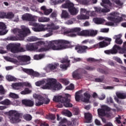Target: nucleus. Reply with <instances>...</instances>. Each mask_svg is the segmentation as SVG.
I'll return each mask as SVG.
<instances>
[{"mask_svg": "<svg viewBox=\"0 0 126 126\" xmlns=\"http://www.w3.org/2000/svg\"><path fill=\"white\" fill-rule=\"evenodd\" d=\"M81 13H86L87 15H89V13H90V11H87L86 9L81 8Z\"/></svg>", "mask_w": 126, "mask_h": 126, "instance_id": "e2e57ef3", "label": "nucleus"}, {"mask_svg": "<svg viewBox=\"0 0 126 126\" xmlns=\"http://www.w3.org/2000/svg\"><path fill=\"white\" fill-rule=\"evenodd\" d=\"M63 8H68L71 15H76L78 13V10L74 7V4L69 1H66L65 3L62 4Z\"/></svg>", "mask_w": 126, "mask_h": 126, "instance_id": "39448f33", "label": "nucleus"}, {"mask_svg": "<svg viewBox=\"0 0 126 126\" xmlns=\"http://www.w3.org/2000/svg\"><path fill=\"white\" fill-rule=\"evenodd\" d=\"M64 115H66L68 117H71L72 116V113L70 112L69 110H65L63 112Z\"/></svg>", "mask_w": 126, "mask_h": 126, "instance_id": "bf43d9fd", "label": "nucleus"}, {"mask_svg": "<svg viewBox=\"0 0 126 126\" xmlns=\"http://www.w3.org/2000/svg\"><path fill=\"white\" fill-rule=\"evenodd\" d=\"M94 9L96 12H97V13H102V12L107 13V12H110V11H111V10L109 8L104 9V8H102L101 7H94Z\"/></svg>", "mask_w": 126, "mask_h": 126, "instance_id": "b1692460", "label": "nucleus"}, {"mask_svg": "<svg viewBox=\"0 0 126 126\" xmlns=\"http://www.w3.org/2000/svg\"><path fill=\"white\" fill-rule=\"evenodd\" d=\"M21 45L18 44H10L6 46L7 50H10L12 53H19L20 52H24V48H19Z\"/></svg>", "mask_w": 126, "mask_h": 126, "instance_id": "0eeeda50", "label": "nucleus"}, {"mask_svg": "<svg viewBox=\"0 0 126 126\" xmlns=\"http://www.w3.org/2000/svg\"><path fill=\"white\" fill-rule=\"evenodd\" d=\"M98 32L97 31H94V30H92L89 31V36L94 37L97 35Z\"/></svg>", "mask_w": 126, "mask_h": 126, "instance_id": "c03bdc74", "label": "nucleus"}, {"mask_svg": "<svg viewBox=\"0 0 126 126\" xmlns=\"http://www.w3.org/2000/svg\"><path fill=\"white\" fill-rule=\"evenodd\" d=\"M62 17L63 18L65 19H68L70 17L69 15L68 14V13L66 10H63L62 11Z\"/></svg>", "mask_w": 126, "mask_h": 126, "instance_id": "473e14b6", "label": "nucleus"}, {"mask_svg": "<svg viewBox=\"0 0 126 126\" xmlns=\"http://www.w3.org/2000/svg\"><path fill=\"white\" fill-rule=\"evenodd\" d=\"M18 60L19 61H20V62L24 63L25 64H29V63H30L31 58L29 56L24 55L19 56Z\"/></svg>", "mask_w": 126, "mask_h": 126, "instance_id": "a211bd4d", "label": "nucleus"}, {"mask_svg": "<svg viewBox=\"0 0 126 126\" xmlns=\"http://www.w3.org/2000/svg\"><path fill=\"white\" fill-rule=\"evenodd\" d=\"M24 85L25 86H29V87L31 86V85L29 83H15L12 84V86L14 89L19 90L21 88H23Z\"/></svg>", "mask_w": 126, "mask_h": 126, "instance_id": "f8f14e48", "label": "nucleus"}, {"mask_svg": "<svg viewBox=\"0 0 126 126\" xmlns=\"http://www.w3.org/2000/svg\"><path fill=\"white\" fill-rule=\"evenodd\" d=\"M34 44H35L38 49L39 46H42V45H45V42L43 41H39L36 43H34Z\"/></svg>", "mask_w": 126, "mask_h": 126, "instance_id": "603ef678", "label": "nucleus"}, {"mask_svg": "<svg viewBox=\"0 0 126 126\" xmlns=\"http://www.w3.org/2000/svg\"><path fill=\"white\" fill-rule=\"evenodd\" d=\"M45 85L41 87L42 89L57 91V90H61L63 88L61 84L58 82L57 79L55 78H48L47 79Z\"/></svg>", "mask_w": 126, "mask_h": 126, "instance_id": "f03ea898", "label": "nucleus"}, {"mask_svg": "<svg viewBox=\"0 0 126 126\" xmlns=\"http://www.w3.org/2000/svg\"><path fill=\"white\" fill-rule=\"evenodd\" d=\"M93 21L95 24H102L105 22V20L101 18H95L93 19Z\"/></svg>", "mask_w": 126, "mask_h": 126, "instance_id": "cd10ccee", "label": "nucleus"}, {"mask_svg": "<svg viewBox=\"0 0 126 126\" xmlns=\"http://www.w3.org/2000/svg\"><path fill=\"white\" fill-rule=\"evenodd\" d=\"M89 49L90 50H92V49H100V47L99 46V43L90 47Z\"/></svg>", "mask_w": 126, "mask_h": 126, "instance_id": "052dcab7", "label": "nucleus"}, {"mask_svg": "<svg viewBox=\"0 0 126 126\" xmlns=\"http://www.w3.org/2000/svg\"><path fill=\"white\" fill-rule=\"evenodd\" d=\"M61 62L62 63H66V64L70 65V60H68V57H67L63 58Z\"/></svg>", "mask_w": 126, "mask_h": 126, "instance_id": "2f4dec72", "label": "nucleus"}, {"mask_svg": "<svg viewBox=\"0 0 126 126\" xmlns=\"http://www.w3.org/2000/svg\"><path fill=\"white\" fill-rule=\"evenodd\" d=\"M9 96L11 98H13V99H17L19 98L18 95L12 93H10Z\"/></svg>", "mask_w": 126, "mask_h": 126, "instance_id": "4d7b16f0", "label": "nucleus"}, {"mask_svg": "<svg viewBox=\"0 0 126 126\" xmlns=\"http://www.w3.org/2000/svg\"><path fill=\"white\" fill-rule=\"evenodd\" d=\"M77 19L79 20H85L86 19H89V16L83 14L79 15L77 16Z\"/></svg>", "mask_w": 126, "mask_h": 126, "instance_id": "c85d7f7f", "label": "nucleus"}, {"mask_svg": "<svg viewBox=\"0 0 126 126\" xmlns=\"http://www.w3.org/2000/svg\"><path fill=\"white\" fill-rule=\"evenodd\" d=\"M69 66H70V65H69V64H60V65L61 68L65 70L67 69V67H69Z\"/></svg>", "mask_w": 126, "mask_h": 126, "instance_id": "3c124183", "label": "nucleus"}, {"mask_svg": "<svg viewBox=\"0 0 126 126\" xmlns=\"http://www.w3.org/2000/svg\"><path fill=\"white\" fill-rule=\"evenodd\" d=\"M44 57V55L43 54H39V55H35L33 57L34 60H41V59H43V57Z\"/></svg>", "mask_w": 126, "mask_h": 126, "instance_id": "8fccbe9b", "label": "nucleus"}, {"mask_svg": "<svg viewBox=\"0 0 126 126\" xmlns=\"http://www.w3.org/2000/svg\"><path fill=\"white\" fill-rule=\"evenodd\" d=\"M32 26L35 28H32V29L34 32H40V31H45V28L43 25H39L36 23H31Z\"/></svg>", "mask_w": 126, "mask_h": 126, "instance_id": "9b49d317", "label": "nucleus"}, {"mask_svg": "<svg viewBox=\"0 0 126 126\" xmlns=\"http://www.w3.org/2000/svg\"><path fill=\"white\" fill-rule=\"evenodd\" d=\"M20 116H21V113L18 112L16 113L15 115L10 118V122L12 124H16L17 123L21 122V120L20 119Z\"/></svg>", "mask_w": 126, "mask_h": 126, "instance_id": "dca6fc26", "label": "nucleus"}, {"mask_svg": "<svg viewBox=\"0 0 126 126\" xmlns=\"http://www.w3.org/2000/svg\"><path fill=\"white\" fill-rule=\"evenodd\" d=\"M60 66V64L59 63H51L48 64L44 68V70L46 71V72H51V71H53V72H56L58 70V67Z\"/></svg>", "mask_w": 126, "mask_h": 126, "instance_id": "6e6552de", "label": "nucleus"}, {"mask_svg": "<svg viewBox=\"0 0 126 126\" xmlns=\"http://www.w3.org/2000/svg\"><path fill=\"white\" fill-rule=\"evenodd\" d=\"M111 15L113 17H109L108 20L110 21H113L114 23H120V22L123 21V17H116V13L113 12L111 13Z\"/></svg>", "mask_w": 126, "mask_h": 126, "instance_id": "2eb2a0df", "label": "nucleus"}, {"mask_svg": "<svg viewBox=\"0 0 126 126\" xmlns=\"http://www.w3.org/2000/svg\"><path fill=\"white\" fill-rule=\"evenodd\" d=\"M102 2L103 3L102 5L105 9H107V8L109 9L112 6V3L110 0H102Z\"/></svg>", "mask_w": 126, "mask_h": 126, "instance_id": "5701e85b", "label": "nucleus"}, {"mask_svg": "<svg viewBox=\"0 0 126 126\" xmlns=\"http://www.w3.org/2000/svg\"><path fill=\"white\" fill-rule=\"evenodd\" d=\"M79 94H80L79 91L75 93V98L77 102H79V101H80V98H81V96L79 95Z\"/></svg>", "mask_w": 126, "mask_h": 126, "instance_id": "37998d69", "label": "nucleus"}, {"mask_svg": "<svg viewBox=\"0 0 126 126\" xmlns=\"http://www.w3.org/2000/svg\"><path fill=\"white\" fill-rule=\"evenodd\" d=\"M114 60L117 62V63H123V62L122 61V60L119 57H114Z\"/></svg>", "mask_w": 126, "mask_h": 126, "instance_id": "338daca9", "label": "nucleus"}, {"mask_svg": "<svg viewBox=\"0 0 126 126\" xmlns=\"http://www.w3.org/2000/svg\"><path fill=\"white\" fill-rule=\"evenodd\" d=\"M27 40L28 42H35V41H38V38L35 36H31L29 37Z\"/></svg>", "mask_w": 126, "mask_h": 126, "instance_id": "09e8293b", "label": "nucleus"}, {"mask_svg": "<svg viewBox=\"0 0 126 126\" xmlns=\"http://www.w3.org/2000/svg\"><path fill=\"white\" fill-rule=\"evenodd\" d=\"M21 29H14L13 32L14 34H16V35H18L20 40H24V38H25L28 34H30V30L25 26H21Z\"/></svg>", "mask_w": 126, "mask_h": 126, "instance_id": "20e7f679", "label": "nucleus"}, {"mask_svg": "<svg viewBox=\"0 0 126 126\" xmlns=\"http://www.w3.org/2000/svg\"><path fill=\"white\" fill-rule=\"evenodd\" d=\"M6 79L8 80V81H15V80H16V78H15V77L10 75H7L6 76Z\"/></svg>", "mask_w": 126, "mask_h": 126, "instance_id": "a18cd8bd", "label": "nucleus"}, {"mask_svg": "<svg viewBox=\"0 0 126 126\" xmlns=\"http://www.w3.org/2000/svg\"><path fill=\"white\" fill-rule=\"evenodd\" d=\"M84 68L86 70H89V71H93V70H95V69H96V66L86 65L84 67Z\"/></svg>", "mask_w": 126, "mask_h": 126, "instance_id": "7c9ffc66", "label": "nucleus"}, {"mask_svg": "<svg viewBox=\"0 0 126 126\" xmlns=\"http://www.w3.org/2000/svg\"><path fill=\"white\" fill-rule=\"evenodd\" d=\"M75 50L78 54H85L87 53V50H90V48L85 45H78L75 47Z\"/></svg>", "mask_w": 126, "mask_h": 126, "instance_id": "ddd939ff", "label": "nucleus"}, {"mask_svg": "<svg viewBox=\"0 0 126 126\" xmlns=\"http://www.w3.org/2000/svg\"><path fill=\"white\" fill-rule=\"evenodd\" d=\"M68 31H66L65 32H64V34H68L69 36L70 37H76V36H77V34L74 33H77L76 32H70L69 33H65V32H67Z\"/></svg>", "mask_w": 126, "mask_h": 126, "instance_id": "864d4df0", "label": "nucleus"}, {"mask_svg": "<svg viewBox=\"0 0 126 126\" xmlns=\"http://www.w3.org/2000/svg\"><path fill=\"white\" fill-rule=\"evenodd\" d=\"M66 90H73L74 89V85L70 84L65 88Z\"/></svg>", "mask_w": 126, "mask_h": 126, "instance_id": "5fc2aeb1", "label": "nucleus"}, {"mask_svg": "<svg viewBox=\"0 0 126 126\" xmlns=\"http://www.w3.org/2000/svg\"><path fill=\"white\" fill-rule=\"evenodd\" d=\"M84 96L85 97L82 98V101L84 103H89L91 95L89 94V93L86 92L84 93Z\"/></svg>", "mask_w": 126, "mask_h": 126, "instance_id": "a878e982", "label": "nucleus"}, {"mask_svg": "<svg viewBox=\"0 0 126 126\" xmlns=\"http://www.w3.org/2000/svg\"><path fill=\"white\" fill-rule=\"evenodd\" d=\"M34 98L35 99V106H41L44 104V97L41 95H33Z\"/></svg>", "mask_w": 126, "mask_h": 126, "instance_id": "4468645a", "label": "nucleus"}, {"mask_svg": "<svg viewBox=\"0 0 126 126\" xmlns=\"http://www.w3.org/2000/svg\"><path fill=\"white\" fill-rule=\"evenodd\" d=\"M22 104L25 106V107H33L34 106V100L31 99H24L22 100Z\"/></svg>", "mask_w": 126, "mask_h": 126, "instance_id": "aec40b11", "label": "nucleus"}, {"mask_svg": "<svg viewBox=\"0 0 126 126\" xmlns=\"http://www.w3.org/2000/svg\"><path fill=\"white\" fill-rule=\"evenodd\" d=\"M121 38H122V34L115 35L113 37V39L115 40L116 44L118 45H122L123 44V39H121Z\"/></svg>", "mask_w": 126, "mask_h": 126, "instance_id": "393cba45", "label": "nucleus"}, {"mask_svg": "<svg viewBox=\"0 0 126 126\" xmlns=\"http://www.w3.org/2000/svg\"><path fill=\"white\" fill-rule=\"evenodd\" d=\"M6 13L4 12H0V18H6Z\"/></svg>", "mask_w": 126, "mask_h": 126, "instance_id": "774afa93", "label": "nucleus"}, {"mask_svg": "<svg viewBox=\"0 0 126 126\" xmlns=\"http://www.w3.org/2000/svg\"><path fill=\"white\" fill-rule=\"evenodd\" d=\"M6 28L5 24L3 23L0 22V30H4Z\"/></svg>", "mask_w": 126, "mask_h": 126, "instance_id": "680f3d73", "label": "nucleus"}, {"mask_svg": "<svg viewBox=\"0 0 126 126\" xmlns=\"http://www.w3.org/2000/svg\"><path fill=\"white\" fill-rule=\"evenodd\" d=\"M45 83H46V81L42 80L35 82V85L36 86H41V85H43V84H45Z\"/></svg>", "mask_w": 126, "mask_h": 126, "instance_id": "de8ad7c7", "label": "nucleus"}, {"mask_svg": "<svg viewBox=\"0 0 126 126\" xmlns=\"http://www.w3.org/2000/svg\"><path fill=\"white\" fill-rule=\"evenodd\" d=\"M120 51L122 54H126V41L124 43L123 48H121L120 49H117V52Z\"/></svg>", "mask_w": 126, "mask_h": 126, "instance_id": "c756f323", "label": "nucleus"}, {"mask_svg": "<svg viewBox=\"0 0 126 126\" xmlns=\"http://www.w3.org/2000/svg\"><path fill=\"white\" fill-rule=\"evenodd\" d=\"M47 32L49 33H47L44 35L45 37H50L53 35V29H47Z\"/></svg>", "mask_w": 126, "mask_h": 126, "instance_id": "49530a36", "label": "nucleus"}, {"mask_svg": "<svg viewBox=\"0 0 126 126\" xmlns=\"http://www.w3.org/2000/svg\"><path fill=\"white\" fill-rule=\"evenodd\" d=\"M70 97L69 94H66L65 96L63 97V95H55L53 98V101L56 103H63V105L66 108H72L73 107V105L70 101Z\"/></svg>", "mask_w": 126, "mask_h": 126, "instance_id": "7ed1b4c3", "label": "nucleus"}, {"mask_svg": "<svg viewBox=\"0 0 126 126\" xmlns=\"http://www.w3.org/2000/svg\"><path fill=\"white\" fill-rule=\"evenodd\" d=\"M17 113H18V112H17V111L15 110H10L8 112H5V114L7 115L8 116H9L11 118V117H13V116L15 115V114Z\"/></svg>", "mask_w": 126, "mask_h": 126, "instance_id": "e433bc0d", "label": "nucleus"}, {"mask_svg": "<svg viewBox=\"0 0 126 126\" xmlns=\"http://www.w3.org/2000/svg\"><path fill=\"white\" fill-rule=\"evenodd\" d=\"M32 91L29 90V88H26L25 90L21 92L22 95H27V94H30Z\"/></svg>", "mask_w": 126, "mask_h": 126, "instance_id": "58836bf2", "label": "nucleus"}, {"mask_svg": "<svg viewBox=\"0 0 126 126\" xmlns=\"http://www.w3.org/2000/svg\"><path fill=\"white\" fill-rule=\"evenodd\" d=\"M39 22H49L50 21V18L45 17H41L38 19Z\"/></svg>", "mask_w": 126, "mask_h": 126, "instance_id": "f704fd0d", "label": "nucleus"}, {"mask_svg": "<svg viewBox=\"0 0 126 126\" xmlns=\"http://www.w3.org/2000/svg\"><path fill=\"white\" fill-rule=\"evenodd\" d=\"M23 118L27 122H30V121L32 120V116L29 114L24 115Z\"/></svg>", "mask_w": 126, "mask_h": 126, "instance_id": "ea45409f", "label": "nucleus"}, {"mask_svg": "<svg viewBox=\"0 0 126 126\" xmlns=\"http://www.w3.org/2000/svg\"><path fill=\"white\" fill-rule=\"evenodd\" d=\"M85 119L88 124L92 123V114L90 113H85Z\"/></svg>", "mask_w": 126, "mask_h": 126, "instance_id": "bb28decb", "label": "nucleus"}, {"mask_svg": "<svg viewBox=\"0 0 126 126\" xmlns=\"http://www.w3.org/2000/svg\"><path fill=\"white\" fill-rule=\"evenodd\" d=\"M26 49L27 51H36L37 50V47L35 43H28L26 45Z\"/></svg>", "mask_w": 126, "mask_h": 126, "instance_id": "412c9836", "label": "nucleus"}, {"mask_svg": "<svg viewBox=\"0 0 126 126\" xmlns=\"http://www.w3.org/2000/svg\"><path fill=\"white\" fill-rule=\"evenodd\" d=\"M53 12L52 9H46V10L44 12V15H49L50 13H52Z\"/></svg>", "mask_w": 126, "mask_h": 126, "instance_id": "6e6d98bb", "label": "nucleus"}, {"mask_svg": "<svg viewBox=\"0 0 126 126\" xmlns=\"http://www.w3.org/2000/svg\"><path fill=\"white\" fill-rule=\"evenodd\" d=\"M70 44L69 41L63 39H58L50 41L48 45H44V47H41L38 49V52L42 53L48 52L50 50L53 51H61L67 49L68 47L67 45Z\"/></svg>", "mask_w": 126, "mask_h": 126, "instance_id": "f257e3e1", "label": "nucleus"}, {"mask_svg": "<svg viewBox=\"0 0 126 126\" xmlns=\"http://www.w3.org/2000/svg\"><path fill=\"white\" fill-rule=\"evenodd\" d=\"M82 73L86 74L87 72L83 69H79L74 71L72 73L73 78L75 79H81L82 78Z\"/></svg>", "mask_w": 126, "mask_h": 126, "instance_id": "9d476101", "label": "nucleus"}, {"mask_svg": "<svg viewBox=\"0 0 126 126\" xmlns=\"http://www.w3.org/2000/svg\"><path fill=\"white\" fill-rule=\"evenodd\" d=\"M117 96L119 99H126V94L125 93H118L116 94Z\"/></svg>", "mask_w": 126, "mask_h": 126, "instance_id": "79ce46f5", "label": "nucleus"}, {"mask_svg": "<svg viewBox=\"0 0 126 126\" xmlns=\"http://www.w3.org/2000/svg\"><path fill=\"white\" fill-rule=\"evenodd\" d=\"M104 76H102L101 78H95L94 79L95 82H103V81L104 80Z\"/></svg>", "mask_w": 126, "mask_h": 126, "instance_id": "0e129e2a", "label": "nucleus"}, {"mask_svg": "<svg viewBox=\"0 0 126 126\" xmlns=\"http://www.w3.org/2000/svg\"><path fill=\"white\" fill-rule=\"evenodd\" d=\"M98 45L99 46V49H101L102 48H105V47L109 46V43L105 42L104 41H103L99 42Z\"/></svg>", "mask_w": 126, "mask_h": 126, "instance_id": "72a5a7b5", "label": "nucleus"}, {"mask_svg": "<svg viewBox=\"0 0 126 126\" xmlns=\"http://www.w3.org/2000/svg\"><path fill=\"white\" fill-rule=\"evenodd\" d=\"M120 49H121V47L119 45H115L112 49L105 50L104 53L106 54V55L117 54V53H118V50H120Z\"/></svg>", "mask_w": 126, "mask_h": 126, "instance_id": "f3484780", "label": "nucleus"}, {"mask_svg": "<svg viewBox=\"0 0 126 126\" xmlns=\"http://www.w3.org/2000/svg\"><path fill=\"white\" fill-rule=\"evenodd\" d=\"M14 17V14L12 12H8L6 14V18L11 19Z\"/></svg>", "mask_w": 126, "mask_h": 126, "instance_id": "a19ab883", "label": "nucleus"}, {"mask_svg": "<svg viewBox=\"0 0 126 126\" xmlns=\"http://www.w3.org/2000/svg\"><path fill=\"white\" fill-rule=\"evenodd\" d=\"M48 120H51V121H54L56 120V115L54 114L50 115L48 116Z\"/></svg>", "mask_w": 126, "mask_h": 126, "instance_id": "69168bd1", "label": "nucleus"}, {"mask_svg": "<svg viewBox=\"0 0 126 126\" xmlns=\"http://www.w3.org/2000/svg\"><path fill=\"white\" fill-rule=\"evenodd\" d=\"M51 3L53 5H57V4H59V3H63V2L61 0H55L52 1Z\"/></svg>", "mask_w": 126, "mask_h": 126, "instance_id": "13d9d810", "label": "nucleus"}, {"mask_svg": "<svg viewBox=\"0 0 126 126\" xmlns=\"http://www.w3.org/2000/svg\"><path fill=\"white\" fill-rule=\"evenodd\" d=\"M24 71L26 73L29 74V75H32L33 77H39L40 76V73L34 71L32 69H25Z\"/></svg>", "mask_w": 126, "mask_h": 126, "instance_id": "6ab92c4d", "label": "nucleus"}, {"mask_svg": "<svg viewBox=\"0 0 126 126\" xmlns=\"http://www.w3.org/2000/svg\"><path fill=\"white\" fill-rule=\"evenodd\" d=\"M60 81L66 86V85H68V84L70 83L68 79L65 78L60 79Z\"/></svg>", "mask_w": 126, "mask_h": 126, "instance_id": "4c0bfd02", "label": "nucleus"}, {"mask_svg": "<svg viewBox=\"0 0 126 126\" xmlns=\"http://www.w3.org/2000/svg\"><path fill=\"white\" fill-rule=\"evenodd\" d=\"M23 20L26 21H35V18L31 14L24 15L22 16Z\"/></svg>", "mask_w": 126, "mask_h": 126, "instance_id": "4be33fe9", "label": "nucleus"}, {"mask_svg": "<svg viewBox=\"0 0 126 126\" xmlns=\"http://www.w3.org/2000/svg\"><path fill=\"white\" fill-rule=\"evenodd\" d=\"M70 32H76L78 36H89V30H83L81 31V28H74L71 29L70 30L66 32L65 33H70Z\"/></svg>", "mask_w": 126, "mask_h": 126, "instance_id": "423d86ee", "label": "nucleus"}, {"mask_svg": "<svg viewBox=\"0 0 126 126\" xmlns=\"http://www.w3.org/2000/svg\"><path fill=\"white\" fill-rule=\"evenodd\" d=\"M11 103V102L8 99H6L0 102V104H1V105H4L5 106H9V105H10Z\"/></svg>", "mask_w": 126, "mask_h": 126, "instance_id": "c9c22d12", "label": "nucleus"}, {"mask_svg": "<svg viewBox=\"0 0 126 126\" xmlns=\"http://www.w3.org/2000/svg\"><path fill=\"white\" fill-rule=\"evenodd\" d=\"M111 108L107 105H103L102 108H98L97 109V113L99 117H105L107 115L106 112H110Z\"/></svg>", "mask_w": 126, "mask_h": 126, "instance_id": "1a4fd4ad", "label": "nucleus"}]
</instances>
